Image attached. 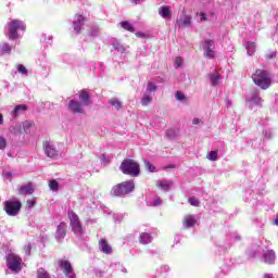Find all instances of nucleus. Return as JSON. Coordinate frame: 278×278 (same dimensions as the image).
<instances>
[{"label": "nucleus", "instance_id": "nucleus-1", "mask_svg": "<svg viewBox=\"0 0 278 278\" xmlns=\"http://www.w3.org/2000/svg\"><path fill=\"white\" fill-rule=\"evenodd\" d=\"M252 79L254 84L263 90H267V88H270V84H273L270 74L264 70H256V72L252 75Z\"/></svg>", "mask_w": 278, "mask_h": 278}, {"label": "nucleus", "instance_id": "nucleus-2", "mask_svg": "<svg viewBox=\"0 0 278 278\" xmlns=\"http://www.w3.org/2000/svg\"><path fill=\"white\" fill-rule=\"evenodd\" d=\"M119 168L124 175H129L130 177H138L140 175V164L132 159H125Z\"/></svg>", "mask_w": 278, "mask_h": 278}, {"label": "nucleus", "instance_id": "nucleus-3", "mask_svg": "<svg viewBox=\"0 0 278 278\" xmlns=\"http://www.w3.org/2000/svg\"><path fill=\"white\" fill-rule=\"evenodd\" d=\"M134 190H136V184L134 180H126L113 187L111 194H114V197H125L127 194H131Z\"/></svg>", "mask_w": 278, "mask_h": 278}, {"label": "nucleus", "instance_id": "nucleus-4", "mask_svg": "<svg viewBox=\"0 0 278 278\" xmlns=\"http://www.w3.org/2000/svg\"><path fill=\"white\" fill-rule=\"evenodd\" d=\"M8 29H9V40H16L18 38L20 31H25L27 29V26L25 25V22L21 20H13L8 23Z\"/></svg>", "mask_w": 278, "mask_h": 278}, {"label": "nucleus", "instance_id": "nucleus-5", "mask_svg": "<svg viewBox=\"0 0 278 278\" xmlns=\"http://www.w3.org/2000/svg\"><path fill=\"white\" fill-rule=\"evenodd\" d=\"M5 262L9 270L12 273H21L23 266V258L14 252H9L5 256Z\"/></svg>", "mask_w": 278, "mask_h": 278}, {"label": "nucleus", "instance_id": "nucleus-6", "mask_svg": "<svg viewBox=\"0 0 278 278\" xmlns=\"http://www.w3.org/2000/svg\"><path fill=\"white\" fill-rule=\"evenodd\" d=\"M68 218H70V226L72 228V231L75 233V236H77L78 238H81V235L84 233V225H81L79 215L74 211H68Z\"/></svg>", "mask_w": 278, "mask_h": 278}, {"label": "nucleus", "instance_id": "nucleus-7", "mask_svg": "<svg viewBox=\"0 0 278 278\" xmlns=\"http://www.w3.org/2000/svg\"><path fill=\"white\" fill-rule=\"evenodd\" d=\"M21 201L17 199H10L9 201L4 202V211L8 216H16L21 212Z\"/></svg>", "mask_w": 278, "mask_h": 278}, {"label": "nucleus", "instance_id": "nucleus-8", "mask_svg": "<svg viewBox=\"0 0 278 278\" xmlns=\"http://www.w3.org/2000/svg\"><path fill=\"white\" fill-rule=\"evenodd\" d=\"M203 51H204V58H207L208 60H214L216 58V42L212 39H205L202 43Z\"/></svg>", "mask_w": 278, "mask_h": 278}, {"label": "nucleus", "instance_id": "nucleus-9", "mask_svg": "<svg viewBox=\"0 0 278 278\" xmlns=\"http://www.w3.org/2000/svg\"><path fill=\"white\" fill-rule=\"evenodd\" d=\"M42 147L45 155H47V157L55 160L60 155V153L58 152V148H55V143H53V141H43Z\"/></svg>", "mask_w": 278, "mask_h": 278}, {"label": "nucleus", "instance_id": "nucleus-10", "mask_svg": "<svg viewBox=\"0 0 278 278\" xmlns=\"http://www.w3.org/2000/svg\"><path fill=\"white\" fill-rule=\"evenodd\" d=\"M59 265L61 266V270H63L66 278H76L75 271H73V266L71 265V262L67 260H61L59 262Z\"/></svg>", "mask_w": 278, "mask_h": 278}, {"label": "nucleus", "instance_id": "nucleus-11", "mask_svg": "<svg viewBox=\"0 0 278 278\" xmlns=\"http://www.w3.org/2000/svg\"><path fill=\"white\" fill-rule=\"evenodd\" d=\"M84 25H86V17H84V15L81 14H76L73 21L74 31H76V34H79L84 28Z\"/></svg>", "mask_w": 278, "mask_h": 278}, {"label": "nucleus", "instance_id": "nucleus-12", "mask_svg": "<svg viewBox=\"0 0 278 278\" xmlns=\"http://www.w3.org/2000/svg\"><path fill=\"white\" fill-rule=\"evenodd\" d=\"M177 27H190L192 25V16L182 13L176 22Z\"/></svg>", "mask_w": 278, "mask_h": 278}, {"label": "nucleus", "instance_id": "nucleus-13", "mask_svg": "<svg viewBox=\"0 0 278 278\" xmlns=\"http://www.w3.org/2000/svg\"><path fill=\"white\" fill-rule=\"evenodd\" d=\"M84 104L76 100H71L68 103V110H71V112L74 114H84Z\"/></svg>", "mask_w": 278, "mask_h": 278}, {"label": "nucleus", "instance_id": "nucleus-14", "mask_svg": "<svg viewBox=\"0 0 278 278\" xmlns=\"http://www.w3.org/2000/svg\"><path fill=\"white\" fill-rule=\"evenodd\" d=\"M64 238H66V223L62 222L56 227L55 240L58 242H62L64 240Z\"/></svg>", "mask_w": 278, "mask_h": 278}, {"label": "nucleus", "instance_id": "nucleus-15", "mask_svg": "<svg viewBox=\"0 0 278 278\" xmlns=\"http://www.w3.org/2000/svg\"><path fill=\"white\" fill-rule=\"evenodd\" d=\"M198 220L197 215H186L182 220V227L185 229H190L195 226Z\"/></svg>", "mask_w": 278, "mask_h": 278}, {"label": "nucleus", "instance_id": "nucleus-16", "mask_svg": "<svg viewBox=\"0 0 278 278\" xmlns=\"http://www.w3.org/2000/svg\"><path fill=\"white\" fill-rule=\"evenodd\" d=\"M20 194H34L35 186L31 182H27L17 188Z\"/></svg>", "mask_w": 278, "mask_h": 278}, {"label": "nucleus", "instance_id": "nucleus-17", "mask_svg": "<svg viewBox=\"0 0 278 278\" xmlns=\"http://www.w3.org/2000/svg\"><path fill=\"white\" fill-rule=\"evenodd\" d=\"M25 112H27V105L18 104L11 111V117L18 118V116H22Z\"/></svg>", "mask_w": 278, "mask_h": 278}, {"label": "nucleus", "instance_id": "nucleus-18", "mask_svg": "<svg viewBox=\"0 0 278 278\" xmlns=\"http://www.w3.org/2000/svg\"><path fill=\"white\" fill-rule=\"evenodd\" d=\"M99 249L102 253H105V255H112V245L108 243V240L101 239L99 241Z\"/></svg>", "mask_w": 278, "mask_h": 278}, {"label": "nucleus", "instance_id": "nucleus-19", "mask_svg": "<svg viewBox=\"0 0 278 278\" xmlns=\"http://www.w3.org/2000/svg\"><path fill=\"white\" fill-rule=\"evenodd\" d=\"M249 108H253V105H262V98H260L258 92H253L251 98L248 99Z\"/></svg>", "mask_w": 278, "mask_h": 278}, {"label": "nucleus", "instance_id": "nucleus-20", "mask_svg": "<svg viewBox=\"0 0 278 278\" xmlns=\"http://www.w3.org/2000/svg\"><path fill=\"white\" fill-rule=\"evenodd\" d=\"M156 186H157V188H160V190H163L164 192H168V190H170V188H173V181L159 180V181H156Z\"/></svg>", "mask_w": 278, "mask_h": 278}, {"label": "nucleus", "instance_id": "nucleus-21", "mask_svg": "<svg viewBox=\"0 0 278 278\" xmlns=\"http://www.w3.org/2000/svg\"><path fill=\"white\" fill-rule=\"evenodd\" d=\"M277 260V256L275 255V251L268 250L264 254V262L265 264H273Z\"/></svg>", "mask_w": 278, "mask_h": 278}, {"label": "nucleus", "instance_id": "nucleus-22", "mask_svg": "<svg viewBox=\"0 0 278 278\" xmlns=\"http://www.w3.org/2000/svg\"><path fill=\"white\" fill-rule=\"evenodd\" d=\"M10 134L13 136H23V126L21 123L15 124L9 128Z\"/></svg>", "mask_w": 278, "mask_h": 278}, {"label": "nucleus", "instance_id": "nucleus-23", "mask_svg": "<svg viewBox=\"0 0 278 278\" xmlns=\"http://www.w3.org/2000/svg\"><path fill=\"white\" fill-rule=\"evenodd\" d=\"M141 244H151L153 242V237L149 232H142L139 237Z\"/></svg>", "mask_w": 278, "mask_h": 278}, {"label": "nucleus", "instance_id": "nucleus-24", "mask_svg": "<svg viewBox=\"0 0 278 278\" xmlns=\"http://www.w3.org/2000/svg\"><path fill=\"white\" fill-rule=\"evenodd\" d=\"M78 99L84 106L90 105V94H88V91H81Z\"/></svg>", "mask_w": 278, "mask_h": 278}, {"label": "nucleus", "instance_id": "nucleus-25", "mask_svg": "<svg viewBox=\"0 0 278 278\" xmlns=\"http://www.w3.org/2000/svg\"><path fill=\"white\" fill-rule=\"evenodd\" d=\"M159 15L162 18H170V7H161L159 9Z\"/></svg>", "mask_w": 278, "mask_h": 278}, {"label": "nucleus", "instance_id": "nucleus-26", "mask_svg": "<svg viewBox=\"0 0 278 278\" xmlns=\"http://www.w3.org/2000/svg\"><path fill=\"white\" fill-rule=\"evenodd\" d=\"M153 101V96L151 93L144 92L142 98H141V105L147 108V105H150V103Z\"/></svg>", "mask_w": 278, "mask_h": 278}, {"label": "nucleus", "instance_id": "nucleus-27", "mask_svg": "<svg viewBox=\"0 0 278 278\" xmlns=\"http://www.w3.org/2000/svg\"><path fill=\"white\" fill-rule=\"evenodd\" d=\"M244 47L247 49L248 55H253L255 53V49H256L255 42L247 41L244 43Z\"/></svg>", "mask_w": 278, "mask_h": 278}, {"label": "nucleus", "instance_id": "nucleus-28", "mask_svg": "<svg viewBox=\"0 0 278 278\" xmlns=\"http://www.w3.org/2000/svg\"><path fill=\"white\" fill-rule=\"evenodd\" d=\"M143 164H144V168H146V170H148V173H157L155 165H153V163H151V161L144 159Z\"/></svg>", "mask_w": 278, "mask_h": 278}, {"label": "nucleus", "instance_id": "nucleus-29", "mask_svg": "<svg viewBox=\"0 0 278 278\" xmlns=\"http://www.w3.org/2000/svg\"><path fill=\"white\" fill-rule=\"evenodd\" d=\"M210 81L212 86H218V83L220 81V75H218V73L211 74Z\"/></svg>", "mask_w": 278, "mask_h": 278}, {"label": "nucleus", "instance_id": "nucleus-30", "mask_svg": "<svg viewBox=\"0 0 278 278\" xmlns=\"http://www.w3.org/2000/svg\"><path fill=\"white\" fill-rule=\"evenodd\" d=\"M20 124L22 125V131H24V134H27V131H29V129H31V125H34V122L25 121Z\"/></svg>", "mask_w": 278, "mask_h": 278}, {"label": "nucleus", "instance_id": "nucleus-31", "mask_svg": "<svg viewBox=\"0 0 278 278\" xmlns=\"http://www.w3.org/2000/svg\"><path fill=\"white\" fill-rule=\"evenodd\" d=\"M16 68L17 73H20V75H22L23 77H27V75H29V72L27 71V67H25V65L17 64Z\"/></svg>", "mask_w": 278, "mask_h": 278}, {"label": "nucleus", "instance_id": "nucleus-32", "mask_svg": "<svg viewBox=\"0 0 278 278\" xmlns=\"http://www.w3.org/2000/svg\"><path fill=\"white\" fill-rule=\"evenodd\" d=\"M0 51L1 53H12V46L8 42H3L0 45Z\"/></svg>", "mask_w": 278, "mask_h": 278}, {"label": "nucleus", "instance_id": "nucleus-33", "mask_svg": "<svg viewBox=\"0 0 278 278\" xmlns=\"http://www.w3.org/2000/svg\"><path fill=\"white\" fill-rule=\"evenodd\" d=\"M157 91V86L153 84L152 81H149L147 85L146 93L151 94V92H156Z\"/></svg>", "mask_w": 278, "mask_h": 278}, {"label": "nucleus", "instance_id": "nucleus-34", "mask_svg": "<svg viewBox=\"0 0 278 278\" xmlns=\"http://www.w3.org/2000/svg\"><path fill=\"white\" fill-rule=\"evenodd\" d=\"M49 188L52 192H58V190H60V182H58V180H50Z\"/></svg>", "mask_w": 278, "mask_h": 278}, {"label": "nucleus", "instance_id": "nucleus-35", "mask_svg": "<svg viewBox=\"0 0 278 278\" xmlns=\"http://www.w3.org/2000/svg\"><path fill=\"white\" fill-rule=\"evenodd\" d=\"M119 25L123 27V29H126V31H134V25H131V23L128 21L121 22Z\"/></svg>", "mask_w": 278, "mask_h": 278}, {"label": "nucleus", "instance_id": "nucleus-36", "mask_svg": "<svg viewBox=\"0 0 278 278\" xmlns=\"http://www.w3.org/2000/svg\"><path fill=\"white\" fill-rule=\"evenodd\" d=\"M115 51H118L119 53H125V46L121 45L118 41L114 40L112 42Z\"/></svg>", "mask_w": 278, "mask_h": 278}, {"label": "nucleus", "instance_id": "nucleus-37", "mask_svg": "<svg viewBox=\"0 0 278 278\" xmlns=\"http://www.w3.org/2000/svg\"><path fill=\"white\" fill-rule=\"evenodd\" d=\"M37 278H51V276L45 270V268H39L37 270Z\"/></svg>", "mask_w": 278, "mask_h": 278}, {"label": "nucleus", "instance_id": "nucleus-38", "mask_svg": "<svg viewBox=\"0 0 278 278\" xmlns=\"http://www.w3.org/2000/svg\"><path fill=\"white\" fill-rule=\"evenodd\" d=\"M175 68H181L184 66V59L181 56H176L174 61Z\"/></svg>", "mask_w": 278, "mask_h": 278}, {"label": "nucleus", "instance_id": "nucleus-39", "mask_svg": "<svg viewBox=\"0 0 278 278\" xmlns=\"http://www.w3.org/2000/svg\"><path fill=\"white\" fill-rule=\"evenodd\" d=\"M151 207H159V205H162V198L155 197L151 202H150Z\"/></svg>", "mask_w": 278, "mask_h": 278}, {"label": "nucleus", "instance_id": "nucleus-40", "mask_svg": "<svg viewBox=\"0 0 278 278\" xmlns=\"http://www.w3.org/2000/svg\"><path fill=\"white\" fill-rule=\"evenodd\" d=\"M207 160H210L211 162H216V160H218V152L216 151H211L207 154Z\"/></svg>", "mask_w": 278, "mask_h": 278}, {"label": "nucleus", "instance_id": "nucleus-41", "mask_svg": "<svg viewBox=\"0 0 278 278\" xmlns=\"http://www.w3.org/2000/svg\"><path fill=\"white\" fill-rule=\"evenodd\" d=\"M5 147H8V139H5L3 136H0V151H5Z\"/></svg>", "mask_w": 278, "mask_h": 278}, {"label": "nucleus", "instance_id": "nucleus-42", "mask_svg": "<svg viewBox=\"0 0 278 278\" xmlns=\"http://www.w3.org/2000/svg\"><path fill=\"white\" fill-rule=\"evenodd\" d=\"M110 104L115 108V110H119L122 108L121 101H118L117 99H112L110 101Z\"/></svg>", "mask_w": 278, "mask_h": 278}, {"label": "nucleus", "instance_id": "nucleus-43", "mask_svg": "<svg viewBox=\"0 0 278 278\" xmlns=\"http://www.w3.org/2000/svg\"><path fill=\"white\" fill-rule=\"evenodd\" d=\"M175 99L177 101H186V94H184V92H181V91H177L175 93Z\"/></svg>", "mask_w": 278, "mask_h": 278}, {"label": "nucleus", "instance_id": "nucleus-44", "mask_svg": "<svg viewBox=\"0 0 278 278\" xmlns=\"http://www.w3.org/2000/svg\"><path fill=\"white\" fill-rule=\"evenodd\" d=\"M188 201H189L190 205H192L193 207H199V205H200L199 199H197V198H189Z\"/></svg>", "mask_w": 278, "mask_h": 278}, {"label": "nucleus", "instance_id": "nucleus-45", "mask_svg": "<svg viewBox=\"0 0 278 278\" xmlns=\"http://www.w3.org/2000/svg\"><path fill=\"white\" fill-rule=\"evenodd\" d=\"M168 270H170V267H168V265H162V266L159 268L160 275H166V273H168Z\"/></svg>", "mask_w": 278, "mask_h": 278}, {"label": "nucleus", "instance_id": "nucleus-46", "mask_svg": "<svg viewBox=\"0 0 278 278\" xmlns=\"http://www.w3.org/2000/svg\"><path fill=\"white\" fill-rule=\"evenodd\" d=\"M36 198H33V199H30V200H27V207L29 208V210H31L33 207H35V205H36Z\"/></svg>", "mask_w": 278, "mask_h": 278}, {"label": "nucleus", "instance_id": "nucleus-47", "mask_svg": "<svg viewBox=\"0 0 278 278\" xmlns=\"http://www.w3.org/2000/svg\"><path fill=\"white\" fill-rule=\"evenodd\" d=\"M198 16V21H207V16H205V13L201 12V13H197Z\"/></svg>", "mask_w": 278, "mask_h": 278}, {"label": "nucleus", "instance_id": "nucleus-48", "mask_svg": "<svg viewBox=\"0 0 278 278\" xmlns=\"http://www.w3.org/2000/svg\"><path fill=\"white\" fill-rule=\"evenodd\" d=\"M25 255H31V244H27L24 247Z\"/></svg>", "mask_w": 278, "mask_h": 278}, {"label": "nucleus", "instance_id": "nucleus-49", "mask_svg": "<svg viewBox=\"0 0 278 278\" xmlns=\"http://www.w3.org/2000/svg\"><path fill=\"white\" fill-rule=\"evenodd\" d=\"M166 136H167V138H170V139L175 138V130L168 129L166 131Z\"/></svg>", "mask_w": 278, "mask_h": 278}, {"label": "nucleus", "instance_id": "nucleus-50", "mask_svg": "<svg viewBox=\"0 0 278 278\" xmlns=\"http://www.w3.org/2000/svg\"><path fill=\"white\" fill-rule=\"evenodd\" d=\"M117 268L121 270V273H127V268H125L123 265H117Z\"/></svg>", "mask_w": 278, "mask_h": 278}, {"label": "nucleus", "instance_id": "nucleus-51", "mask_svg": "<svg viewBox=\"0 0 278 278\" xmlns=\"http://www.w3.org/2000/svg\"><path fill=\"white\" fill-rule=\"evenodd\" d=\"M4 177H5L7 179H12V172H7V173H4Z\"/></svg>", "mask_w": 278, "mask_h": 278}, {"label": "nucleus", "instance_id": "nucleus-52", "mask_svg": "<svg viewBox=\"0 0 278 278\" xmlns=\"http://www.w3.org/2000/svg\"><path fill=\"white\" fill-rule=\"evenodd\" d=\"M276 55H277V52H271L270 54L267 55V58L269 60H273V58H276Z\"/></svg>", "mask_w": 278, "mask_h": 278}, {"label": "nucleus", "instance_id": "nucleus-53", "mask_svg": "<svg viewBox=\"0 0 278 278\" xmlns=\"http://www.w3.org/2000/svg\"><path fill=\"white\" fill-rule=\"evenodd\" d=\"M199 123H201V119H199L198 117H194L192 121L193 125H199Z\"/></svg>", "mask_w": 278, "mask_h": 278}, {"label": "nucleus", "instance_id": "nucleus-54", "mask_svg": "<svg viewBox=\"0 0 278 278\" xmlns=\"http://www.w3.org/2000/svg\"><path fill=\"white\" fill-rule=\"evenodd\" d=\"M142 1H144V0H131V2L135 3V5H138L139 3H142Z\"/></svg>", "mask_w": 278, "mask_h": 278}, {"label": "nucleus", "instance_id": "nucleus-55", "mask_svg": "<svg viewBox=\"0 0 278 278\" xmlns=\"http://www.w3.org/2000/svg\"><path fill=\"white\" fill-rule=\"evenodd\" d=\"M136 37H137V38H144V34H143V33H137V34H136Z\"/></svg>", "mask_w": 278, "mask_h": 278}, {"label": "nucleus", "instance_id": "nucleus-56", "mask_svg": "<svg viewBox=\"0 0 278 278\" xmlns=\"http://www.w3.org/2000/svg\"><path fill=\"white\" fill-rule=\"evenodd\" d=\"M96 275H97V277H103V273L99 271V270H96Z\"/></svg>", "mask_w": 278, "mask_h": 278}, {"label": "nucleus", "instance_id": "nucleus-57", "mask_svg": "<svg viewBox=\"0 0 278 278\" xmlns=\"http://www.w3.org/2000/svg\"><path fill=\"white\" fill-rule=\"evenodd\" d=\"M263 278H274L270 274H264Z\"/></svg>", "mask_w": 278, "mask_h": 278}, {"label": "nucleus", "instance_id": "nucleus-58", "mask_svg": "<svg viewBox=\"0 0 278 278\" xmlns=\"http://www.w3.org/2000/svg\"><path fill=\"white\" fill-rule=\"evenodd\" d=\"M0 125H3V115L0 114Z\"/></svg>", "mask_w": 278, "mask_h": 278}]
</instances>
